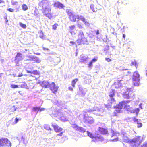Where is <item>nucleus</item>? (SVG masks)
Instances as JSON below:
<instances>
[{"mask_svg": "<svg viewBox=\"0 0 147 147\" xmlns=\"http://www.w3.org/2000/svg\"><path fill=\"white\" fill-rule=\"evenodd\" d=\"M94 111H97L98 113H97V115L100 116L102 115L101 114L103 112L104 110L102 109H99L97 107L90 109L89 110L84 111L83 114H81L78 117V119L85 123L92 124L94 122V119L92 117L88 116L87 113V112L90 113L91 112Z\"/></svg>", "mask_w": 147, "mask_h": 147, "instance_id": "obj_1", "label": "nucleus"}, {"mask_svg": "<svg viewBox=\"0 0 147 147\" xmlns=\"http://www.w3.org/2000/svg\"><path fill=\"white\" fill-rule=\"evenodd\" d=\"M130 101L129 100H127L123 101L121 102H120L116 106V111L117 112L120 113L121 112V109L123 107H125L127 111L131 113H136L137 115L139 111V108H136L134 109L132 107H130L129 105L127 104V103H128Z\"/></svg>", "mask_w": 147, "mask_h": 147, "instance_id": "obj_2", "label": "nucleus"}, {"mask_svg": "<svg viewBox=\"0 0 147 147\" xmlns=\"http://www.w3.org/2000/svg\"><path fill=\"white\" fill-rule=\"evenodd\" d=\"M72 127L75 130L82 132H86L88 136L92 138H94L95 140H93L92 141H94L95 142L98 141H102L103 140V138L100 135L97 134V135H94L92 134L89 132L88 131H86L85 129L81 127L78 126L76 124L73 123L71 124Z\"/></svg>", "mask_w": 147, "mask_h": 147, "instance_id": "obj_3", "label": "nucleus"}, {"mask_svg": "<svg viewBox=\"0 0 147 147\" xmlns=\"http://www.w3.org/2000/svg\"><path fill=\"white\" fill-rule=\"evenodd\" d=\"M40 7H42V12L45 16L50 18L51 17V7L50 1L48 0H42L39 3Z\"/></svg>", "mask_w": 147, "mask_h": 147, "instance_id": "obj_4", "label": "nucleus"}, {"mask_svg": "<svg viewBox=\"0 0 147 147\" xmlns=\"http://www.w3.org/2000/svg\"><path fill=\"white\" fill-rule=\"evenodd\" d=\"M122 136L123 142L127 143L130 142L131 147H133V146H134V144L136 143H137V144H138L140 142L142 139L141 136H138L132 140H130L127 136L126 134H122Z\"/></svg>", "mask_w": 147, "mask_h": 147, "instance_id": "obj_5", "label": "nucleus"}, {"mask_svg": "<svg viewBox=\"0 0 147 147\" xmlns=\"http://www.w3.org/2000/svg\"><path fill=\"white\" fill-rule=\"evenodd\" d=\"M120 93L123 94V98L127 99L132 97V95L133 96L134 95L130 89H126L125 88L122 89Z\"/></svg>", "mask_w": 147, "mask_h": 147, "instance_id": "obj_6", "label": "nucleus"}, {"mask_svg": "<svg viewBox=\"0 0 147 147\" xmlns=\"http://www.w3.org/2000/svg\"><path fill=\"white\" fill-rule=\"evenodd\" d=\"M76 42L78 45L85 44L87 42V40L84 37L83 32L82 30L79 31L78 34V39Z\"/></svg>", "mask_w": 147, "mask_h": 147, "instance_id": "obj_7", "label": "nucleus"}, {"mask_svg": "<svg viewBox=\"0 0 147 147\" xmlns=\"http://www.w3.org/2000/svg\"><path fill=\"white\" fill-rule=\"evenodd\" d=\"M62 115V113L58 111H55L53 112L52 114L51 115V117L53 118H54L55 117H57L58 119H60L63 122L67 121L68 120V119Z\"/></svg>", "mask_w": 147, "mask_h": 147, "instance_id": "obj_8", "label": "nucleus"}, {"mask_svg": "<svg viewBox=\"0 0 147 147\" xmlns=\"http://www.w3.org/2000/svg\"><path fill=\"white\" fill-rule=\"evenodd\" d=\"M66 12L68 14L71 21L74 22L78 21V15L74 14L71 10L69 9H66Z\"/></svg>", "mask_w": 147, "mask_h": 147, "instance_id": "obj_9", "label": "nucleus"}, {"mask_svg": "<svg viewBox=\"0 0 147 147\" xmlns=\"http://www.w3.org/2000/svg\"><path fill=\"white\" fill-rule=\"evenodd\" d=\"M132 79L134 85L137 86H139L140 83V75L137 72L134 73Z\"/></svg>", "mask_w": 147, "mask_h": 147, "instance_id": "obj_10", "label": "nucleus"}, {"mask_svg": "<svg viewBox=\"0 0 147 147\" xmlns=\"http://www.w3.org/2000/svg\"><path fill=\"white\" fill-rule=\"evenodd\" d=\"M6 145L8 146H11V142L7 138H2L0 139V146Z\"/></svg>", "mask_w": 147, "mask_h": 147, "instance_id": "obj_11", "label": "nucleus"}, {"mask_svg": "<svg viewBox=\"0 0 147 147\" xmlns=\"http://www.w3.org/2000/svg\"><path fill=\"white\" fill-rule=\"evenodd\" d=\"M122 84L120 82L117 81L115 82L114 86L116 88H118V90H117V93H121V90L123 88H125V87H121Z\"/></svg>", "mask_w": 147, "mask_h": 147, "instance_id": "obj_12", "label": "nucleus"}, {"mask_svg": "<svg viewBox=\"0 0 147 147\" xmlns=\"http://www.w3.org/2000/svg\"><path fill=\"white\" fill-rule=\"evenodd\" d=\"M115 90L112 89L110 90L109 93V96L110 99V102L111 103L114 102L115 100L113 97L115 96Z\"/></svg>", "mask_w": 147, "mask_h": 147, "instance_id": "obj_13", "label": "nucleus"}, {"mask_svg": "<svg viewBox=\"0 0 147 147\" xmlns=\"http://www.w3.org/2000/svg\"><path fill=\"white\" fill-rule=\"evenodd\" d=\"M23 58L24 57L21 53H18L15 57V62H16V65H17L18 62L22 60Z\"/></svg>", "mask_w": 147, "mask_h": 147, "instance_id": "obj_14", "label": "nucleus"}, {"mask_svg": "<svg viewBox=\"0 0 147 147\" xmlns=\"http://www.w3.org/2000/svg\"><path fill=\"white\" fill-rule=\"evenodd\" d=\"M50 89L54 93L56 92L58 90V87L56 86L54 82H52L50 85Z\"/></svg>", "mask_w": 147, "mask_h": 147, "instance_id": "obj_15", "label": "nucleus"}, {"mask_svg": "<svg viewBox=\"0 0 147 147\" xmlns=\"http://www.w3.org/2000/svg\"><path fill=\"white\" fill-rule=\"evenodd\" d=\"M142 138L141 141L139 144H137V143H136L134 144V146H133V147H147V141H146L143 144L142 146H140V144L141 143L142 140Z\"/></svg>", "mask_w": 147, "mask_h": 147, "instance_id": "obj_16", "label": "nucleus"}, {"mask_svg": "<svg viewBox=\"0 0 147 147\" xmlns=\"http://www.w3.org/2000/svg\"><path fill=\"white\" fill-rule=\"evenodd\" d=\"M52 125L55 131L57 132H60L63 130L62 128L58 126L57 125L55 124H52Z\"/></svg>", "mask_w": 147, "mask_h": 147, "instance_id": "obj_17", "label": "nucleus"}, {"mask_svg": "<svg viewBox=\"0 0 147 147\" xmlns=\"http://www.w3.org/2000/svg\"><path fill=\"white\" fill-rule=\"evenodd\" d=\"M81 58L80 60V61L81 62L86 63V61L88 59L87 56H86L84 55H81Z\"/></svg>", "mask_w": 147, "mask_h": 147, "instance_id": "obj_18", "label": "nucleus"}, {"mask_svg": "<svg viewBox=\"0 0 147 147\" xmlns=\"http://www.w3.org/2000/svg\"><path fill=\"white\" fill-rule=\"evenodd\" d=\"M50 84L47 81H43L41 84L42 86L45 88H49L50 86Z\"/></svg>", "mask_w": 147, "mask_h": 147, "instance_id": "obj_19", "label": "nucleus"}, {"mask_svg": "<svg viewBox=\"0 0 147 147\" xmlns=\"http://www.w3.org/2000/svg\"><path fill=\"white\" fill-rule=\"evenodd\" d=\"M75 26L74 25H71L69 26V32L72 35H75L76 34L75 31Z\"/></svg>", "mask_w": 147, "mask_h": 147, "instance_id": "obj_20", "label": "nucleus"}, {"mask_svg": "<svg viewBox=\"0 0 147 147\" xmlns=\"http://www.w3.org/2000/svg\"><path fill=\"white\" fill-rule=\"evenodd\" d=\"M54 5V6L57 7L60 9L63 8L64 7L63 4L59 2L55 3Z\"/></svg>", "mask_w": 147, "mask_h": 147, "instance_id": "obj_21", "label": "nucleus"}, {"mask_svg": "<svg viewBox=\"0 0 147 147\" xmlns=\"http://www.w3.org/2000/svg\"><path fill=\"white\" fill-rule=\"evenodd\" d=\"M134 122H136L137 125V126L139 128L142 127V124L141 122V121L140 120H138L136 118H134Z\"/></svg>", "mask_w": 147, "mask_h": 147, "instance_id": "obj_22", "label": "nucleus"}, {"mask_svg": "<svg viewBox=\"0 0 147 147\" xmlns=\"http://www.w3.org/2000/svg\"><path fill=\"white\" fill-rule=\"evenodd\" d=\"M26 71L27 73L33 74L34 75H39L40 73L39 71L36 70L29 71L27 69L26 70Z\"/></svg>", "mask_w": 147, "mask_h": 147, "instance_id": "obj_23", "label": "nucleus"}, {"mask_svg": "<svg viewBox=\"0 0 147 147\" xmlns=\"http://www.w3.org/2000/svg\"><path fill=\"white\" fill-rule=\"evenodd\" d=\"M99 131L102 134H107L108 132L107 130L104 128L99 127Z\"/></svg>", "mask_w": 147, "mask_h": 147, "instance_id": "obj_24", "label": "nucleus"}, {"mask_svg": "<svg viewBox=\"0 0 147 147\" xmlns=\"http://www.w3.org/2000/svg\"><path fill=\"white\" fill-rule=\"evenodd\" d=\"M79 90L81 92V94L82 96H84L87 91L86 90V89H83L82 88L80 87Z\"/></svg>", "mask_w": 147, "mask_h": 147, "instance_id": "obj_25", "label": "nucleus"}, {"mask_svg": "<svg viewBox=\"0 0 147 147\" xmlns=\"http://www.w3.org/2000/svg\"><path fill=\"white\" fill-rule=\"evenodd\" d=\"M32 61H34L37 63H40L41 61V60L38 57L35 56H34Z\"/></svg>", "mask_w": 147, "mask_h": 147, "instance_id": "obj_26", "label": "nucleus"}, {"mask_svg": "<svg viewBox=\"0 0 147 147\" xmlns=\"http://www.w3.org/2000/svg\"><path fill=\"white\" fill-rule=\"evenodd\" d=\"M78 21L79 20H81L82 21H85V19L84 17L81 15H78Z\"/></svg>", "mask_w": 147, "mask_h": 147, "instance_id": "obj_27", "label": "nucleus"}, {"mask_svg": "<svg viewBox=\"0 0 147 147\" xmlns=\"http://www.w3.org/2000/svg\"><path fill=\"white\" fill-rule=\"evenodd\" d=\"M111 133L112 134L111 137L115 136L117 137L118 135H119V133H117L115 132L113 130H111Z\"/></svg>", "mask_w": 147, "mask_h": 147, "instance_id": "obj_28", "label": "nucleus"}, {"mask_svg": "<svg viewBox=\"0 0 147 147\" xmlns=\"http://www.w3.org/2000/svg\"><path fill=\"white\" fill-rule=\"evenodd\" d=\"M94 5L93 4H91L90 5V7L92 11L93 12H96L97 11L96 9H95L94 8Z\"/></svg>", "mask_w": 147, "mask_h": 147, "instance_id": "obj_29", "label": "nucleus"}, {"mask_svg": "<svg viewBox=\"0 0 147 147\" xmlns=\"http://www.w3.org/2000/svg\"><path fill=\"white\" fill-rule=\"evenodd\" d=\"M78 79L76 78L75 79L73 80H72V82L71 85L73 87H75V84L78 81Z\"/></svg>", "mask_w": 147, "mask_h": 147, "instance_id": "obj_30", "label": "nucleus"}, {"mask_svg": "<svg viewBox=\"0 0 147 147\" xmlns=\"http://www.w3.org/2000/svg\"><path fill=\"white\" fill-rule=\"evenodd\" d=\"M39 109H40V107H34L33 108L32 110L33 111H34L35 112H36V111H37L36 113V114H37L38 112V111H39Z\"/></svg>", "mask_w": 147, "mask_h": 147, "instance_id": "obj_31", "label": "nucleus"}, {"mask_svg": "<svg viewBox=\"0 0 147 147\" xmlns=\"http://www.w3.org/2000/svg\"><path fill=\"white\" fill-rule=\"evenodd\" d=\"M20 87L23 88H26L27 86V84L25 83H22L20 85Z\"/></svg>", "mask_w": 147, "mask_h": 147, "instance_id": "obj_32", "label": "nucleus"}, {"mask_svg": "<svg viewBox=\"0 0 147 147\" xmlns=\"http://www.w3.org/2000/svg\"><path fill=\"white\" fill-rule=\"evenodd\" d=\"M118 69L120 71H123L124 70H127L128 69H125L124 67L122 66H119L118 67Z\"/></svg>", "mask_w": 147, "mask_h": 147, "instance_id": "obj_33", "label": "nucleus"}, {"mask_svg": "<svg viewBox=\"0 0 147 147\" xmlns=\"http://www.w3.org/2000/svg\"><path fill=\"white\" fill-rule=\"evenodd\" d=\"M19 24L20 26L22 27L24 29L26 28V25L24 24H23L21 22H20L19 23Z\"/></svg>", "mask_w": 147, "mask_h": 147, "instance_id": "obj_34", "label": "nucleus"}, {"mask_svg": "<svg viewBox=\"0 0 147 147\" xmlns=\"http://www.w3.org/2000/svg\"><path fill=\"white\" fill-rule=\"evenodd\" d=\"M22 9L24 10H25V11L26 10L28 9L27 6L26 5L24 4H23L22 6Z\"/></svg>", "mask_w": 147, "mask_h": 147, "instance_id": "obj_35", "label": "nucleus"}, {"mask_svg": "<svg viewBox=\"0 0 147 147\" xmlns=\"http://www.w3.org/2000/svg\"><path fill=\"white\" fill-rule=\"evenodd\" d=\"M11 87L13 88H17L19 87L18 85L13 84H11Z\"/></svg>", "mask_w": 147, "mask_h": 147, "instance_id": "obj_36", "label": "nucleus"}, {"mask_svg": "<svg viewBox=\"0 0 147 147\" xmlns=\"http://www.w3.org/2000/svg\"><path fill=\"white\" fill-rule=\"evenodd\" d=\"M58 26V24H55L54 25L52 26V29L53 30H56Z\"/></svg>", "mask_w": 147, "mask_h": 147, "instance_id": "obj_37", "label": "nucleus"}, {"mask_svg": "<svg viewBox=\"0 0 147 147\" xmlns=\"http://www.w3.org/2000/svg\"><path fill=\"white\" fill-rule=\"evenodd\" d=\"M11 3H12V5H18L17 2L16 1H15L13 0L11 1Z\"/></svg>", "mask_w": 147, "mask_h": 147, "instance_id": "obj_38", "label": "nucleus"}, {"mask_svg": "<svg viewBox=\"0 0 147 147\" xmlns=\"http://www.w3.org/2000/svg\"><path fill=\"white\" fill-rule=\"evenodd\" d=\"M45 129L47 130H50L51 129L49 127V126L47 125H45L44 126Z\"/></svg>", "mask_w": 147, "mask_h": 147, "instance_id": "obj_39", "label": "nucleus"}, {"mask_svg": "<svg viewBox=\"0 0 147 147\" xmlns=\"http://www.w3.org/2000/svg\"><path fill=\"white\" fill-rule=\"evenodd\" d=\"M77 26L79 28L81 29L83 28V27L82 25L80 24H78L77 25Z\"/></svg>", "mask_w": 147, "mask_h": 147, "instance_id": "obj_40", "label": "nucleus"}, {"mask_svg": "<svg viewBox=\"0 0 147 147\" xmlns=\"http://www.w3.org/2000/svg\"><path fill=\"white\" fill-rule=\"evenodd\" d=\"M84 22V24L87 26H89L90 25V24L89 23V22L87 21H86V20L85 21H83Z\"/></svg>", "mask_w": 147, "mask_h": 147, "instance_id": "obj_41", "label": "nucleus"}, {"mask_svg": "<svg viewBox=\"0 0 147 147\" xmlns=\"http://www.w3.org/2000/svg\"><path fill=\"white\" fill-rule=\"evenodd\" d=\"M92 63L93 62H92L91 61L90 63L88 65V67H91L92 66Z\"/></svg>", "mask_w": 147, "mask_h": 147, "instance_id": "obj_42", "label": "nucleus"}, {"mask_svg": "<svg viewBox=\"0 0 147 147\" xmlns=\"http://www.w3.org/2000/svg\"><path fill=\"white\" fill-rule=\"evenodd\" d=\"M34 56L31 55H29L27 56V57H28L32 61L33 59V58Z\"/></svg>", "mask_w": 147, "mask_h": 147, "instance_id": "obj_43", "label": "nucleus"}, {"mask_svg": "<svg viewBox=\"0 0 147 147\" xmlns=\"http://www.w3.org/2000/svg\"><path fill=\"white\" fill-rule=\"evenodd\" d=\"M11 109L13 111H14L16 110V108L14 106H13L12 107Z\"/></svg>", "mask_w": 147, "mask_h": 147, "instance_id": "obj_44", "label": "nucleus"}, {"mask_svg": "<svg viewBox=\"0 0 147 147\" xmlns=\"http://www.w3.org/2000/svg\"><path fill=\"white\" fill-rule=\"evenodd\" d=\"M143 104L142 103H140L139 105V107L140 108L142 109H143L142 108V106Z\"/></svg>", "mask_w": 147, "mask_h": 147, "instance_id": "obj_45", "label": "nucleus"}, {"mask_svg": "<svg viewBox=\"0 0 147 147\" xmlns=\"http://www.w3.org/2000/svg\"><path fill=\"white\" fill-rule=\"evenodd\" d=\"M118 139V138L117 137V138H115V139H114L111 140V141L113 142L117 141L119 140Z\"/></svg>", "mask_w": 147, "mask_h": 147, "instance_id": "obj_46", "label": "nucleus"}, {"mask_svg": "<svg viewBox=\"0 0 147 147\" xmlns=\"http://www.w3.org/2000/svg\"><path fill=\"white\" fill-rule=\"evenodd\" d=\"M7 10L10 12H13L14 11V10L13 9L10 8L8 9Z\"/></svg>", "mask_w": 147, "mask_h": 147, "instance_id": "obj_47", "label": "nucleus"}, {"mask_svg": "<svg viewBox=\"0 0 147 147\" xmlns=\"http://www.w3.org/2000/svg\"><path fill=\"white\" fill-rule=\"evenodd\" d=\"M45 108H40V109L39 110V111L40 112H41L42 111H44V110H45Z\"/></svg>", "mask_w": 147, "mask_h": 147, "instance_id": "obj_48", "label": "nucleus"}, {"mask_svg": "<svg viewBox=\"0 0 147 147\" xmlns=\"http://www.w3.org/2000/svg\"><path fill=\"white\" fill-rule=\"evenodd\" d=\"M97 60V59H95V58H94L91 61L93 63L94 62L96 61Z\"/></svg>", "mask_w": 147, "mask_h": 147, "instance_id": "obj_49", "label": "nucleus"}, {"mask_svg": "<svg viewBox=\"0 0 147 147\" xmlns=\"http://www.w3.org/2000/svg\"><path fill=\"white\" fill-rule=\"evenodd\" d=\"M105 59L106 61H107L108 62H110L111 61V60L109 58H106Z\"/></svg>", "mask_w": 147, "mask_h": 147, "instance_id": "obj_50", "label": "nucleus"}, {"mask_svg": "<svg viewBox=\"0 0 147 147\" xmlns=\"http://www.w3.org/2000/svg\"><path fill=\"white\" fill-rule=\"evenodd\" d=\"M19 119L17 118L15 119V123H16L18 121Z\"/></svg>", "mask_w": 147, "mask_h": 147, "instance_id": "obj_51", "label": "nucleus"}, {"mask_svg": "<svg viewBox=\"0 0 147 147\" xmlns=\"http://www.w3.org/2000/svg\"><path fill=\"white\" fill-rule=\"evenodd\" d=\"M68 89L70 91H72L73 90V88L71 87H69L68 88Z\"/></svg>", "mask_w": 147, "mask_h": 147, "instance_id": "obj_52", "label": "nucleus"}, {"mask_svg": "<svg viewBox=\"0 0 147 147\" xmlns=\"http://www.w3.org/2000/svg\"><path fill=\"white\" fill-rule=\"evenodd\" d=\"M42 49H43V50H47L48 51V50H49V49L48 48H45L44 47H43Z\"/></svg>", "mask_w": 147, "mask_h": 147, "instance_id": "obj_53", "label": "nucleus"}, {"mask_svg": "<svg viewBox=\"0 0 147 147\" xmlns=\"http://www.w3.org/2000/svg\"><path fill=\"white\" fill-rule=\"evenodd\" d=\"M62 134H63V132H61V133H60V134H57V135H58V136H62Z\"/></svg>", "mask_w": 147, "mask_h": 147, "instance_id": "obj_54", "label": "nucleus"}, {"mask_svg": "<svg viewBox=\"0 0 147 147\" xmlns=\"http://www.w3.org/2000/svg\"><path fill=\"white\" fill-rule=\"evenodd\" d=\"M30 69L32 70L33 69V67H30V66H29L28 68V69Z\"/></svg>", "mask_w": 147, "mask_h": 147, "instance_id": "obj_55", "label": "nucleus"}, {"mask_svg": "<svg viewBox=\"0 0 147 147\" xmlns=\"http://www.w3.org/2000/svg\"><path fill=\"white\" fill-rule=\"evenodd\" d=\"M28 51V50L27 49H25L24 50H23L22 52H25V51ZM28 51H29L28 50Z\"/></svg>", "mask_w": 147, "mask_h": 147, "instance_id": "obj_56", "label": "nucleus"}, {"mask_svg": "<svg viewBox=\"0 0 147 147\" xmlns=\"http://www.w3.org/2000/svg\"><path fill=\"white\" fill-rule=\"evenodd\" d=\"M135 64V62L134 61V62H132L131 63V65H133Z\"/></svg>", "mask_w": 147, "mask_h": 147, "instance_id": "obj_57", "label": "nucleus"}, {"mask_svg": "<svg viewBox=\"0 0 147 147\" xmlns=\"http://www.w3.org/2000/svg\"><path fill=\"white\" fill-rule=\"evenodd\" d=\"M99 34V31L98 30H97L96 32V34L98 35Z\"/></svg>", "mask_w": 147, "mask_h": 147, "instance_id": "obj_58", "label": "nucleus"}, {"mask_svg": "<svg viewBox=\"0 0 147 147\" xmlns=\"http://www.w3.org/2000/svg\"><path fill=\"white\" fill-rule=\"evenodd\" d=\"M70 43L71 45H73L74 43V42H73V41H70Z\"/></svg>", "mask_w": 147, "mask_h": 147, "instance_id": "obj_59", "label": "nucleus"}, {"mask_svg": "<svg viewBox=\"0 0 147 147\" xmlns=\"http://www.w3.org/2000/svg\"><path fill=\"white\" fill-rule=\"evenodd\" d=\"M34 54H36V55H40V53H34Z\"/></svg>", "mask_w": 147, "mask_h": 147, "instance_id": "obj_60", "label": "nucleus"}, {"mask_svg": "<svg viewBox=\"0 0 147 147\" xmlns=\"http://www.w3.org/2000/svg\"><path fill=\"white\" fill-rule=\"evenodd\" d=\"M123 37L124 38V39H125V34H123Z\"/></svg>", "mask_w": 147, "mask_h": 147, "instance_id": "obj_61", "label": "nucleus"}, {"mask_svg": "<svg viewBox=\"0 0 147 147\" xmlns=\"http://www.w3.org/2000/svg\"><path fill=\"white\" fill-rule=\"evenodd\" d=\"M4 2L3 1L1 0H0V3H4Z\"/></svg>", "mask_w": 147, "mask_h": 147, "instance_id": "obj_62", "label": "nucleus"}, {"mask_svg": "<svg viewBox=\"0 0 147 147\" xmlns=\"http://www.w3.org/2000/svg\"><path fill=\"white\" fill-rule=\"evenodd\" d=\"M22 76V75L21 74L20 75V74H19V75H18V77H21V76Z\"/></svg>", "mask_w": 147, "mask_h": 147, "instance_id": "obj_63", "label": "nucleus"}, {"mask_svg": "<svg viewBox=\"0 0 147 147\" xmlns=\"http://www.w3.org/2000/svg\"><path fill=\"white\" fill-rule=\"evenodd\" d=\"M4 18L5 19V20L7 19V16H5L4 17Z\"/></svg>", "mask_w": 147, "mask_h": 147, "instance_id": "obj_64", "label": "nucleus"}]
</instances>
